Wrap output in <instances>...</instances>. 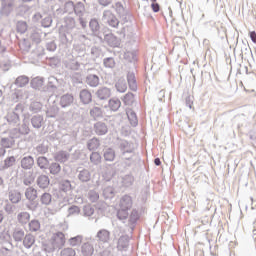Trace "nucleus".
<instances>
[{
    "mask_svg": "<svg viewBox=\"0 0 256 256\" xmlns=\"http://www.w3.org/2000/svg\"><path fill=\"white\" fill-rule=\"evenodd\" d=\"M60 256H77V252L73 248H64L60 251Z\"/></svg>",
    "mask_w": 256,
    "mask_h": 256,
    "instance_id": "obj_64",
    "label": "nucleus"
},
{
    "mask_svg": "<svg viewBox=\"0 0 256 256\" xmlns=\"http://www.w3.org/2000/svg\"><path fill=\"white\" fill-rule=\"evenodd\" d=\"M12 237L16 243H22L25 238V230L16 227L13 231Z\"/></svg>",
    "mask_w": 256,
    "mask_h": 256,
    "instance_id": "obj_32",
    "label": "nucleus"
},
{
    "mask_svg": "<svg viewBox=\"0 0 256 256\" xmlns=\"http://www.w3.org/2000/svg\"><path fill=\"white\" fill-rule=\"evenodd\" d=\"M81 253L83 256H93V253H95L93 244L88 242L84 243L81 247Z\"/></svg>",
    "mask_w": 256,
    "mask_h": 256,
    "instance_id": "obj_37",
    "label": "nucleus"
},
{
    "mask_svg": "<svg viewBox=\"0 0 256 256\" xmlns=\"http://www.w3.org/2000/svg\"><path fill=\"white\" fill-rule=\"evenodd\" d=\"M119 209L117 211V218L119 221H125L129 218V211L133 207V198L130 195H124L120 198Z\"/></svg>",
    "mask_w": 256,
    "mask_h": 256,
    "instance_id": "obj_1",
    "label": "nucleus"
},
{
    "mask_svg": "<svg viewBox=\"0 0 256 256\" xmlns=\"http://www.w3.org/2000/svg\"><path fill=\"white\" fill-rule=\"evenodd\" d=\"M93 131L99 137L107 135L109 133V126L103 121H98L93 125Z\"/></svg>",
    "mask_w": 256,
    "mask_h": 256,
    "instance_id": "obj_8",
    "label": "nucleus"
},
{
    "mask_svg": "<svg viewBox=\"0 0 256 256\" xmlns=\"http://www.w3.org/2000/svg\"><path fill=\"white\" fill-rule=\"evenodd\" d=\"M135 181V178L131 174H127L122 178V183L124 187H131Z\"/></svg>",
    "mask_w": 256,
    "mask_h": 256,
    "instance_id": "obj_62",
    "label": "nucleus"
},
{
    "mask_svg": "<svg viewBox=\"0 0 256 256\" xmlns=\"http://www.w3.org/2000/svg\"><path fill=\"white\" fill-rule=\"evenodd\" d=\"M43 35L45 37V33L41 31L39 28H34L30 32V39L32 42H34L36 45H39L41 43V39L43 38Z\"/></svg>",
    "mask_w": 256,
    "mask_h": 256,
    "instance_id": "obj_18",
    "label": "nucleus"
},
{
    "mask_svg": "<svg viewBox=\"0 0 256 256\" xmlns=\"http://www.w3.org/2000/svg\"><path fill=\"white\" fill-rule=\"evenodd\" d=\"M17 163L15 156H8L5 158L4 163L0 166V171H7L10 167H13Z\"/></svg>",
    "mask_w": 256,
    "mask_h": 256,
    "instance_id": "obj_30",
    "label": "nucleus"
},
{
    "mask_svg": "<svg viewBox=\"0 0 256 256\" xmlns=\"http://www.w3.org/2000/svg\"><path fill=\"white\" fill-rule=\"evenodd\" d=\"M112 8L115 9L118 17L123 21V23H129V21H131V14H129V10L123 6V3L116 2Z\"/></svg>",
    "mask_w": 256,
    "mask_h": 256,
    "instance_id": "obj_4",
    "label": "nucleus"
},
{
    "mask_svg": "<svg viewBox=\"0 0 256 256\" xmlns=\"http://www.w3.org/2000/svg\"><path fill=\"white\" fill-rule=\"evenodd\" d=\"M71 81H72V85L74 87H77L79 85H83V74H81L80 72H75L71 75Z\"/></svg>",
    "mask_w": 256,
    "mask_h": 256,
    "instance_id": "obj_44",
    "label": "nucleus"
},
{
    "mask_svg": "<svg viewBox=\"0 0 256 256\" xmlns=\"http://www.w3.org/2000/svg\"><path fill=\"white\" fill-rule=\"evenodd\" d=\"M127 80L125 78H120L118 81L115 83V88L118 93H125L127 91Z\"/></svg>",
    "mask_w": 256,
    "mask_h": 256,
    "instance_id": "obj_41",
    "label": "nucleus"
},
{
    "mask_svg": "<svg viewBox=\"0 0 256 256\" xmlns=\"http://www.w3.org/2000/svg\"><path fill=\"white\" fill-rule=\"evenodd\" d=\"M79 99L82 105H90L93 103V94L87 88H84L79 93Z\"/></svg>",
    "mask_w": 256,
    "mask_h": 256,
    "instance_id": "obj_9",
    "label": "nucleus"
},
{
    "mask_svg": "<svg viewBox=\"0 0 256 256\" xmlns=\"http://www.w3.org/2000/svg\"><path fill=\"white\" fill-rule=\"evenodd\" d=\"M102 159L103 157L97 151H92L90 154V163H93L94 165H101Z\"/></svg>",
    "mask_w": 256,
    "mask_h": 256,
    "instance_id": "obj_54",
    "label": "nucleus"
},
{
    "mask_svg": "<svg viewBox=\"0 0 256 256\" xmlns=\"http://www.w3.org/2000/svg\"><path fill=\"white\" fill-rule=\"evenodd\" d=\"M51 175H59L61 173V164L59 162H52L48 167Z\"/></svg>",
    "mask_w": 256,
    "mask_h": 256,
    "instance_id": "obj_55",
    "label": "nucleus"
},
{
    "mask_svg": "<svg viewBox=\"0 0 256 256\" xmlns=\"http://www.w3.org/2000/svg\"><path fill=\"white\" fill-rule=\"evenodd\" d=\"M29 133H31L29 126L27 124H22L19 128H14L12 130V137L19 139L21 135H29Z\"/></svg>",
    "mask_w": 256,
    "mask_h": 256,
    "instance_id": "obj_16",
    "label": "nucleus"
},
{
    "mask_svg": "<svg viewBox=\"0 0 256 256\" xmlns=\"http://www.w3.org/2000/svg\"><path fill=\"white\" fill-rule=\"evenodd\" d=\"M127 117L132 127H137V125H139V120L137 119V113H135V111L130 110L127 112Z\"/></svg>",
    "mask_w": 256,
    "mask_h": 256,
    "instance_id": "obj_53",
    "label": "nucleus"
},
{
    "mask_svg": "<svg viewBox=\"0 0 256 256\" xmlns=\"http://www.w3.org/2000/svg\"><path fill=\"white\" fill-rule=\"evenodd\" d=\"M52 201H53V196L49 192H44L40 196L41 205H45L47 207V206L51 205Z\"/></svg>",
    "mask_w": 256,
    "mask_h": 256,
    "instance_id": "obj_46",
    "label": "nucleus"
},
{
    "mask_svg": "<svg viewBox=\"0 0 256 256\" xmlns=\"http://www.w3.org/2000/svg\"><path fill=\"white\" fill-rule=\"evenodd\" d=\"M5 213H7V215H13V213H15V209L16 207L13 205V203L7 201L3 207Z\"/></svg>",
    "mask_w": 256,
    "mask_h": 256,
    "instance_id": "obj_63",
    "label": "nucleus"
},
{
    "mask_svg": "<svg viewBox=\"0 0 256 256\" xmlns=\"http://www.w3.org/2000/svg\"><path fill=\"white\" fill-rule=\"evenodd\" d=\"M108 106L110 111H119V109H121V100H119L118 98L109 99Z\"/></svg>",
    "mask_w": 256,
    "mask_h": 256,
    "instance_id": "obj_42",
    "label": "nucleus"
},
{
    "mask_svg": "<svg viewBox=\"0 0 256 256\" xmlns=\"http://www.w3.org/2000/svg\"><path fill=\"white\" fill-rule=\"evenodd\" d=\"M14 85H17L20 88L26 87L29 85V77L25 75L18 76L14 82Z\"/></svg>",
    "mask_w": 256,
    "mask_h": 256,
    "instance_id": "obj_47",
    "label": "nucleus"
},
{
    "mask_svg": "<svg viewBox=\"0 0 256 256\" xmlns=\"http://www.w3.org/2000/svg\"><path fill=\"white\" fill-rule=\"evenodd\" d=\"M28 229L30 233H39L41 231V222L38 219H32L28 222Z\"/></svg>",
    "mask_w": 256,
    "mask_h": 256,
    "instance_id": "obj_36",
    "label": "nucleus"
},
{
    "mask_svg": "<svg viewBox=\"0 0 256 256\" xmlns=\"http://www.w3.org/2000/svg\"><path fill=\"white\" fill-rule=\"evenodd\" d=\"M16 219L20 225H27L31 220V214L29 212H20L17 214Z\"/></svg>",
    "mask_w": 256,
    "mask_h": 256,
    "instance_id": "obj_35",
    "label": "nucleus"
},
{
    "mask_svg": "<svg viewBox=\"0 0 256 256\" xmlns=\"http://www.w3.org/2000/svg\"><path fill=\"white\" fill-rule=\"evenodd\" d=\"M60 191L63 193H69V191H73V184L69 179H62L60 181Z\"/></svg>",
    "mask_w": 256,
    "mask_h": 256,
    "instance_id": "obj_40",
    "label": "nucleus"
},
{
    "mask_svg": "<svg viewBox=\"0 0 256 256\" xmlns=\"http://www.w3.org/2000/svg\"><path fill=\"white\" fill-rule=\"evenodd\" d=\"M86 147L89 151H97L101 147V140L97 137H93L87 141Z\"/></svg>",
    "mask_w": 256,
    "mask_h": 256,
    "instance_id": "obj_29",
    "label": "nucleus"
},
{
    "mask_svg": "<svg viewBox=\"0 0 256 256\" xmlns=\"http://www.w3.org/2000/svg\"><path fill=\"white\" fill-rule=\"evenodd\" d=\"M22 241L25 249H31L33 245H35V236H33L31 233H28L24 236Z\"/></svg>",
    "mask_w": 256,
    "mask_h": 256,
    "instance_id": "obj_38",
    "label": "nucleus"
},
{
    "mask_svg": "<svg viewBox=\"0 0 256 256\" xmlns=\"http://www.w3.org/2000/svg\"><path fill=\"white\" fill-rule=\"evenodd\" d=\"M89 27L93 35H99V30L101 29V26L99 25V20H97L96 18H92L89 21Z\"/></svg>",
    "mask_w": 256,
    "mask_h": 256,
    "instance_id": "obj_45",
    "label": "nucleus"
},
{
    "mask_svg": "<svg viewBox=\"0 0 256 256\" xmlns=\"http://www.w3.org/2000/svg\"><path fill=\"white\" fill-rule=\"evenodd\" d=\"M59 87H61V81H59L55 76H50L48 77L47 85L43 88V92L54 95V93H57Z\"/></svg>",
    "mask_w": 256,
    "mask_h": 256,
    "instance_id": "obj_5",
    "label": "nucleus"
},
{
    "mask_svg": "<svg viewBox=\"0 0 256 256\" xmlns=\"http://www.w3.org/2000/svg\"><path fill=\"white\" fill-rule=\"evenodd\" d=\"M74 13L77 17H83L85 15V4L83 2H77L74 5Z\"/></svg>",
    "mask_w": 256,
    "mask_h": 256,
    "instance_id": "obj_52",
    "label": "nucleus"
},
{
    "mask_svg": "<svg viewBox=\"0 0 256 256\" xmlns=\"http://www.w3.org/2000/svg\"><path fill=\"white\" fill-rule=\"evenodd\" d=\"M103 17H108L107 23L109 27H113L114 29H117L119 27V19H117V16L111 13V11L109 10L104 11Z\"/></svg>",
    "mask_w": 256,
    "mask_h": 256,
    "instance_id": "obj_15",
    "label": "nucleus"
},
{
    "mask_svg": "<svg viewBox=\"0 0 256 256\" xmlns=\"http://www.w3.org/2000/svg\"><path fill=\"white\" fill-rule=\"evenodd\" d=\"M36 151L38 155L44 156L45 154L49 153V145L42 143L36 146Z\"/></svg>",
    "mask_w": 256,
    "mask_h": 256,
    "instance_id": "obj_61",
    "label": "nucleus"
},
{
    "mask_svg": "<svg viewBox=\"0 0 256 256\" xmlns=\"http://www.w3.org/2000/svg\"><path fill=\"white\" fill-rule=\"evenodd\" d=\"M6 121L9 123V125H19L20 118L18 112L12 111L8 112L6 115Z\"/></svg>",
    "mask_w": 256,
    "mask_h": 256,
    "instance_id": "obj_31",
    "label": "nucleus"
},
{
    "mask_svg": "<svg viewBox=\"0 0 256 256\" xmlns=\"http://www.w3.org/2000/svg\"><path fill=\"white\" fill-rule=\"evenodd\" d=\"M137 221H139V212L137 210L133 209L128 218V223H129L130 229H135V225H137Z\"/></svg>",
    "mask_w": 256,
    "mask_h": 256,
    "instance_id": "obj_39",
    "label": "nucleus"
},
{
    "mask_svg": "<svg viewBox=\"0 0 256 256\" xmlns=\"http://www.w3.org/2000/svg\"><path fill=\"white\" fill-rule=\"evenodd\" d=\"M50 183H51V180L49 179V176L45 174H41L36 179V185H38L40 189H47Z\"/></svg>",
    "mask_w": 256,
    "mask_h": 256,
    "instance_id": "obj_26",
    "label": "nucleus"
},
{
    "mask_svg": "<svg viewBox=\"0 0 256 256\" xmlns=\"http://www.w3.org/2000/svg\"><path fill=\"white\" fill-rule=\"evenodd\" d=\"M8 199L13 205H19L23 199V194L19 190H10L8 192Z\"/></svg>",
    "mask_w": 256,
    "mask_h": 256,
    "instance_id": "obj_14",
    "label": "nucleus"
},
{
    "mask_svg": "<svg viewBox=\"0 0 256 256\" xmlns=\"http://www.w3.org/2000/svg\"><path fill=\"white\" fill-rule=\"evenodd\" d=\"M83 217H93L95 215V207L91 204H86L82 208Z\"/></svg>",
    "mask_w": 256,
    "mask_h": 256,
    "instance_id": "obj_48",
    "label": "nucleus"
},
{
    "mask_svg": "<svg viewBox=\"0 0 256 256\" xmlns=\"http://www.w3.org/2000/svg\"><path fill=\"white\" fill-rule=\"evenodd\" d=\"M112 93L113 89L107 86H101L96 90L95 96L97 99H99V101H108V99L111 98Z\"/></svg>",
    "mask_w": 256,
    "mask_h": 256,
    "instance_id": "obj_7",
    "label": "nucleus"
},
{
    "mask_svg": "<svg viewBox=\"0 0 256 256\" xmlns=\"http://www.w3.org/2000/svg\"><path fill=\"white\" fill-rule=\"evenodd\" d=\"M127 83L131 91H137V80L135 78V72L127 73Z\"/></svg>",
    "mask_w": 256,
    "mask_h": 256,
    "instance_id": "obj_34",
    "label": "nucleus"
},
{
    "mask_svg": "<svg viewBox=\"0 0 256 256\" xmlns=\"http://www.w3.org/2000/svg\"><path fill=\"white\" fill-rule=\"evenodd\" d=\"M43 85H45V78L40 76H37L30 81V87L36 91H43V88H45Z\"/></svg>",
    "mask_w": 256,
    "mask_h": 256,
    "instance_id": "obj_17",
    "label": "nucleus"
},
{
    "mask_svg": "<svg viewBox=\"0 0 256 256\" xmlns=\"http://www.w3.org/2000/svg\"><path fill=\"white\" fill-rule=\"evenodd\" d=\"M12 11H13V1H10L8 3L6 1H3L2 8L0 10V15L4 17H9Z\"/></svg>",
    "mask_w": 256,
    "mask_h": 256,
    "instance_id": "obj_28",
    "label": "nucleus"
},
{
    "mask_svg": "<svg viewBox=\"0 0 256 256\" xmlns=\"http://www.w3.org/2000/svg\"><path fill=\"white\" fill-rule=\"evenodd\" d=\"M104 42L109 45V47H119L121 45V39H119L115 34L108 33L104 36Z\"/></svg>",
    "mask_w": 256,
    "mask_h": 256,
    "instance_id": "obj_13",
    "label": "nucleus"
},
{
    "mask_svg": "<svg viewBox=\"0 0 256 256\" xmlns=\"http://www.w3.org/2000/svg\"><path fill=\"white\" fill-rule=\"evenodd\" d=\"M77 179L80 183H89L91 181V171L88 169L77 170Z\"/></svg>",
    "mask_w": 256,
    "mask_h": 256,
    "instance_id": "obj_19",
    "label": "nucleus"
},
{
    "mask_svg": "<svg viewBox=\"0 0 256 256\" xmlns=\"http://www.w3.org/2000/svg\"><path fill=\"white\" fill-rule=\"evenodd\" d=\"M90 117H93L94 120L103 119V110L101 107L94 106L90 109Z\"/></svg>",
    "mask_w": 256,
    "mask_h": 256,
    "instance_id": "obj_49",
    "label": "nucleus"
},
{
    "mask_svg": "<svg viewBox=\"0 0 256 256\" xmlns=\"http://www.w3.org/2000/svg\"><path fill=\"white\" fill-rule=\"evenodd\" d=\"M118 251H127L129 249V235H122L117 243Z\"/></svg>",
    "mask_w": 256,
    "mask_h": 256,
    "instance_id": "obj_24",
    "label": "nucleus"
},
{
    "mask_svg": "<svg viewBox=\"0 0 256 256\" xmlns=\"http://www.w3.org/2000/svg\"><path fill=\"white\" fill-rule=\"evenodd\" d=\"M60 40L63 45H67V43L73 42V34L69 32L68 30H65V32H60Z\"/></svg>",
    "mask_w": 256,
    "mask_h": 256,
    "instance_id": "obj_43",
    "label": "nucleus"
},
{
    "mask_svg": "<svg viewBox=\"0 0 256 256\" xmlns=\"http://www.w3.org/2000/svg\"><path fill=\"white\" fill-rule=\"evenodd\" d=\"M103 65L106 69H114V67L116 65L115 58H113V57L104 58Z\"/></svg>",
    "mask_w": 256,
    "mask_h": 256,
    "instance_id": "obj_59",
    "label": "nucleus"
},
{
    "mask_svg": "<svg viewBox=\"0 0 256 256\" xmlns=\"http://www.w3.org/2000/svg\"><path fill=\"white\" fill-rule=\"evenodd\" d=\"M58 103L62 109H69L75 103V96L71 93H66L58 98Z\"/></svg>",
    "mask_w": 256,
    "mask_h": 256,
    "instance_id": "obj_6",
    "label": "nucleus"
},
{
    "mask_svg": "<svg viewBox=\"0 0 256 256\" xmlns=\"http://www.w3.org/2000/svg\"><path fill=\"white\" fill-rule=\"evenodd\" d=\"M68 241L71 247H77L78 245L83 243V236L77 235V236L71 237Z\"/></svg>",
    "mask_w": 256,
    "mask_h": 256,
    "instance_id": "obj_60",
    "label": "nucleus"
},
{
    "mask_svg": "<svg viewBox=\"0 0 256 256\" xmlns=\"http://www.w3.org/2000/svg\"><path fill=\"white\" fill-rule=\"evenodd\" d=\"M15 139H17V137H13V131H11L9 137L1 138L0 145L4 149H11V147H13V145H15Z\"/></svg>",
    "mask_w": 256,
    "mask_h": 256,
    "instance_id": "obj_22",
    "label": "nucleus"
},
{
    "mask_svg": "<svg viewBox=\"0 0 256 256\" xmlns=\"http://www.w3.org/2000/svg\"><path fill=\"white\" fill-rule=\"evenodd\" d=\"M70 157H71V154L64 150H60L54 154V160L57 163H67Z\"/></svg>",
    "mask_w": 256,
    "mask_h": 256,
    "instance_id": "obj_21",
    "label": "nucleus"
},
{
    "mask_svg": "<svg viewBox=\"0 0 256 256\" xmlns=\"http://www.w3.org/2000/svg\"><path fill=\"white\" fill-rule=\"evenodd\" d=\"M102 195L106 201L113 199V197H115V188L111 186L104 188Z\"/></svg>",
    "mask_w": 256,
    "mask_h": 256,
    "instance_id": "obj_50",
    "label": "nucleus"
},
{
    "mask_svg": "<svg viewBox=\"0 0 256 256\" xmlns=\"http://www.w3.org/2000/svg\"><path fill=\"white\" fill-rule=\"evenodd\" d=\"M122 101L125 105L131 106L133 105V103H135V94H133L132 92H128L126 93L123 97H122Z\"/></svg>",
    "mask_w": 256,
    "mask_h": 256,
    "instance_id": "obj_56",
    "label": "nucleus"
},
{
    "mask_svg": "<svg viewBox=\"0 0 256 256\" xmlns=\"http://www.w3.org/2000/svg\"><path fill=\"white\" fill-rule=\"evenodd\" d=\"M124 59L129 63H135L137 61V52L135 51H126L124 53Z\"/></svg>",
    "mask_w": 256,
    "mask_h": 256,
    "instance_id": "obj_58",
    "label": "nucleus"
},
{
    "mask_svg": "<svg viewBox=\"0 0 256 256\" xmlns=\"http://www.w3.org/2000/svg\"><path fill=\"white\" fill-rule=\"evenodd\" d=\"M42 251H45V253H55V251H60L55 242H53L50 238V240H46L42 242Z\"/></svg>",
    "mask_w": 256,
    "mask_h": 256,
    "instance_id": "obj_23",
    "label": "nucleus"
},
{
    "mask_svg": "<svg viewBox=\"0 0 256 256\" xmlns=\"http://www.w3.org/2000/svg\"><path fill=\"white\" fill-rule=\"evenodd\" d=\"M95 239L98 243H109V241H111V232L107 229H100Z\"/></svg>",
    "mask_w": 256,
    "mask_h": 256,
    "instance_id": "obj_12",
    "label": "nucleus"
},
{
    "mask_svg": "<svg viewBox=\"0 0 256 256\" xmlns=\"http://www.w3.org/2000/svg\"><path fill=\"white\" fill-rule=\"evenodd\" d=\"M20 166L24 171H30L35 167V158L32 155L23 156L20 160Z\"/></svg>",
    "mask_w": 256,
    "mask_h": 256,
    "instance_id": "obj_11",
    "label": "nucleus"
},
{
    "mask_svg": "<svg viewBox=\"0 0 256 256\" xmlns=\"http://www.w3.org/2000/svg\"><path fill=\"white\" fill-rule=\"evenodd\" d=\"M49 158L46 156H38L36 158V165L41 171H47L49 169Z\"/></svg>",
    "mask_w": 256,
    "mask_h": 256,
    "instance_id": "obj_25",
    "label": "nucleus"
},
{
    "mask_svg": "<svg viewBox=\"0 0 256 256\" xmlns=\"http://www.w3.org/2000/svg\"><path fill=\"white\" fill-rule=\"evenodd\" d=\"M51 240L53 241L54 244H56L59 250L65 247L66 239H65V234L63 232L58 231L54 233L51 237Z\"/></svg>",
    "mask_w": 256,
    "mask_h": 256,
    "instance_id": "obj_10",
    "label": "nucleus"
},
{
    "mask_svg": "<svg viewBox=\"0 0 256 256\" xmlns=\"http://www.w3.org/2000/svg\"><path fill=\"white\" fill-rule=\"evenodd\" d=\"M119 149L122 157L126 159V161L133 159V155H135V144H133V142L122 140L119 143Z\"/></svg>",
    "mask_w": 256,
    "mask_h": 256,
    "instance_id": "obj_3",
    "label": "nucleus"
},
{
    "mask_svg": "<svg viewBox=\"0 0 256 256\" xmlns=\"http://www.w3.org/2000/svg\"><path fill=\"white\" fill-rule=\"evenodd\" d=\"M30 123L34 129H41L45 123V119L43 118V115L36 114L30 118Z\"/></svg>",
    "mask_w": 256,
    "mask_h": 256,
    "instance_id": "obj_20",
    "label": "nucleus"
},
{
    "mask_svg": "<svg viewBox=\"0 0 256 256\" xmlns=\"http://www.w3.org/2000/svg\"><path fill=\"white\" fill-rule=\"evenodd\" d=\"M67 217H75L77 215H81V208L77 205H70L67 208Z\"/></svg>",
    "mask_w": 256,
    "mask_h": 256,
    "instance_id": "obj_51",
    "label": "nucleus"
},
{
    "mask_svg": "<svg viewBox=\"0 0 256 256\" xmlns=\"http://www.w3.org/2000/svg\"><path fill=\"white\" fill-rule=\"evenodd\" d=\"M24 195H25V198L27 199V201H29L30 203H33V201H35V199H37V189L30 186L25 190Z\"/></svg>",
    "mask_w": 256,
    "mask_h": 256,
    "instance_id": "obj_33",
    "label": "nucleus"
},
{
    "mask_svg": "<svg viewBox=\"0 0 256 256\" xmlns=\"http://www.w3.org/2000/svg\"><path fill=\"white\" fill-rule=\"evenodd\" d=\"M81 68V63L77 60H69L66 63V69H69L70 71H79Z\"/></svg>",
    "mask_w": 256,
    "mask_h": 256,
    "instance_id": "obj_57",
    "label": "nucleus"
},
{
    "mask_svg": "<svg viewBox=\"0 0 256 256\" xmlns=\"http://www.w3.org/2000/svg\"><path fill=\"white\" fill-rule=\"evenodd\" d=\"M103 157H104V161H106L108 163H113V161H115V157H116L115 149H113L111 147L104 148L103 149Z\"/></svg>",
    "mask_w": 256,
    "mask_h": 256,
    "instance_id": "obj_27",
    "label": "nucleus"
},
{
    "mask_svg": "<svg viewBox=\"0 0 256 256\" xmlns=\"http://www.w3.org/2000/svg\"><path fill=\"white\" fill-rule=\"evenodd\" d=\"M84 83L92 89L97 88L101 84V74L95 68H88Z\"/></svg>",
    "mask_w": 256,
    "mask_h": 256,
    "instance_id": "obj_2",
    "label": "nucleus"
}]
</instances>
